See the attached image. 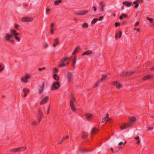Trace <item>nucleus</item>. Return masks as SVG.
I'll list each match as a JSON object with an SVG mask.
<instances>
[{
    "instance_id": "56",
    "label": "nucleus",
    "mask_w": 154,
    "mask_h": 154,
    "mask_svg": "<svg viewBox=\"0 0 154 154\" xmlns=\"http://www.w3.org/2000/svg\"><path fill=\"white\" fill-rule=\"evenodd\" d=\"M109 114L108 113H107L106 115V117L105 118V119H106L107 118H108L109 117Z\"/></svg>"
},
{
    "instance_id": "27",
    "label": "nucleus",
    "mask_w": 154,
    "mask_h": 154,
    "mask_svg": "<svg viewBox=\"0 0 154 154\" xmlns=\"http://www.w3.org/2000/svg\"><path fill=\"white\" fill-rule=\"evenodd\" d=\"M107 76L106 75H103L101 78L100 82H102L105 80L107 77Z\"/></svg>"
},
{
    "instance_id": "15",
    "label": "nucleus",
    "mask_w": 154,
    "mask_h": 154,
    "mask_svg": "<svg viewBox=\"0 0 154 154\" xmlns=\"http://www.w3.org/2000/svg\"><path fill=\"white\" fill-rule=\"evenodd\" d=\"M129 120L130 122L129 123H131V125L136 120V118L134 116H132L129 118Z\"/></svg>"
},
{
    "instance_id": "34",
    "label": "nucleus",
    "mask_w": 154,
    "mask_h": 154,
    "mask_svg": "<svg viewBox=\"0 0 154 154\" xmlns=\"http://www.w3.org/2000/svg\"><path fill=\"white\" fill-rule=\"evenodd\" d=\"M54 79L58 81L59 80V78L56 74H54Z\"/></svg>"
},
{
    "instance_id": "60",
    "label": "nucleus",
    "mask_w": 154,
    "mask_h": 154,
    "mask_svg": "<svg viewBox=\"0 0 154 154\" xmlns=\"http://www.w3.org/2000/svg\"><path fill=\"white\" fill-rule=\"evenodd\" d=\"M137 3V1H135L133 2V4H134L136 5Z\"/></svg>"
},
{
    "instance_id": "36",
    "label": "nucleus",
    "mask_w": 154,
    "mask_h": 154,
    "mask_svg": "<svg viewBox=\"0 0 154 154\" xmlns=\"http://www.w3.org/2000/svg\"><path fill=\"white\" fill-rule=\"evenodd\" d=\"M100 11H103V6L102 3H101L100 4Z\"/></svg>"
},
{
    "instance_id": "17",
    "label": "nucleus",
    "mask_w": 154,
    "mask_h": 154,
    "mask_svg": "<svg viewBox=\"0 0 154 154\" xmlns=\"http://www.w3.org/2000/svg\"><path fill=\"white\" fill-rule=\"evenodd\" d=\"M85 116L88 120H90L91 119L93 115L92 114H85Z\"/></svg>"
},
{
    "instance_id": "2",
    "label": "nucleus",
    "mask_w": 154,
    "mask_h": 154,
    "mask_svg": "<svg viewBox=\"0 0 154 154\" xmlns=\"http://www.w3.org/2000/svg\"><path fill=\"white\" fill-rule=\"evenodd\" d=\"M60 84L59 82H54L51 88V90L53 91L58 89L60 86Z\"/></svg>"
},
{
    "instance_id": "20",
    "label": "nucleus",
    "mask_w": 154,
    "mask_h": 154,
    "mask_svg": "<svg viewBox=\"0 0 154 154\" xmlns=\"http://www.w3.org/2000/svg\"><path fill=\"white\" fill-rule=\"evenodd\" d=\"M44 84H43L42 86L40 87L39 89V92L40 94H41L42 93V91H43L44 89Z\"/></svg>"
},
{
    "instance_id": "53",
    "label": "nucleus",
    "mask_w": 154,
    "mask_h": 154,
    "mask_svg": "<svg viewBox=\"0 0 154 154\" xmlns=\"http://www.w3.org/2000/svg\"><path fill=\"white\" fill-rule=\"evenodd\" d=\"M138 6H139V4L138 3H137L135 5V6L134 7L136 8H137L138 7Z\"/></svg>"
},
{
    "instance_id": "10",
    "label": "nucleus",
    "mask_w": 154,
    "mask_h": 154,
    "mask_svg": "<svg viewBox=\"0 0 154 154\" xmlns=\"http://www.w3.org/2000/svg\"><path fill=\"white\" fill-rule=\"evenodd\" d=\"M22 20L24 22H29L32 20V19L29 17H23L22 18Z\"/></svg>"
},
{
    "instance_id": "40",
    "label": "nucleus",
    "mask_w": 154,
    "mask_h": 154,
    "mask_svg": "<svg viewBox=\"0 0 154 154\" xmlns=\"http://www.w3.org/2000/svg\"><path fill=\"white\" fill-rule=\"evenodd\" d=\"M103 18V16L100 17L98 19V20L101 21L102 20Z\"/></svg>"
},
{
    "instance_id": "22",
    "label": "nucleus",
    "mask_w": 154,
    "mask_h": 154,
    "mask_svg": "<svg viewBox=\"0 0 154 154\" xmlns=\"http://www.w3.org/2000/svg\"><path fill=\"white\" fill-rule=\"evenodd\" d=\"M122 32L120 31L119 34H116L115 35V38H120L121 37Z\"/></svg>"
},
{
    "instance_id": "46",
    "label": "nucleus",
    "mask_w": 154,
    "mask_h": 154,
    "mask_svg": "<svg viewBox=\"0 0 154 154\" xmlns=\"http://www.w3.org/2000/svg\"><path fill=\"white\" fill-rule=\"evenodd\" d=\"M20 148H22V149H23V150H26L27 148V147L26 146L21 147H20Z\"/></svg>"
},
{
    "instance_id": "35",
    "label": "nucleus",
    "mask_w": 154,
    "mask_h": 154,
    "mask_svg": "<svg viewBox=\"0 0 154 154\" xmlns=\"http://www.w3.org/2000/svg\"><path fill=\"white\" fill-rule=\"evenodd\" d=\"M135 72L134 71H132L130 72H128V76H130L133 74Z\"/></svg>"
},
{
    "instance_id": "38",
    "label": "nucleus",
    "mask_w": 154,
    "mask_h": 154,
    "mask_svg": "<svg viewBox=\"0 0 154 154\" xmlns=\"http://www.w3.org/2000/svg\"><path fill=\"white\" fill-rule=\"evenodd\" d=\"M100 82L99 81H98L95 84V85L94 86V87L95 88L97 86L99 83Z\"/></svg>"
},
{
    "instance_id": "59",
    "label": "nucleus",
    "mask_w": 154,
    "mask_h": 154,
    "mask_svg": "<svg viewBox=\"0 0 154 154\" xmlns=\"http://www.w3.org/2000/svg\"><path fill=\"white\" fill-rule=\"evenodd\" d=\"M41 119H42V117L39 116V117L38 118V119H39V122H40L41 121Z\"/></svg>"
},
{
    "instance_id": "5",
    "label": "nucleus",
    "mask_w": 154,
    "mask_h": 154,
    "mask_svg": "<svg viewBox=\"0 0 154 154\" xmlns=\"http://www.w3.org/2000/svg\"><path fill=\"white\" fill-rule=\"evenodd\" d=\"M112 84L116 86L117 89H120L122 87V85L117 81L113 82Z\"/></svg>"
},
{
    "instance_id": "24",
    "label": "nucleus",
    "mask_w": 154,
    "mask_h": 154,
    "mask_svg": "<svg viewBox=\"0 0 154 154\" xmlns=\"http://www.w3.org/2000/svg\"><path fill=\"white\" fill-rule=\"evenodd\" d=\"M140 137L139 136H137V137L134 138V139L137 140V144H139L140 142V141L139 140Z\"/></svg>"
},
{
    "instance_id": "33",
    "label": "nucleus",
    "mask_w": 154,
    "mask_h": 154,
    "mask_svg": "<svg viewBox=\"0 0 154 154\" xmlns=\"http://www.w3.org/2000/svg\"><path fill=\"white\" fill-rule=\"evenodd\" d=\"M98 20L97 18H94L93 19V20L91 22V23L94 24Z\"/></svg>"
},
{
    "instance_id": "3",
    "label": "nucleus",
    "mask_w": 154,
    "mask_h": 154,
    "mask_svg": "<svg viewBox=\"0 0 154 154\" xmlns=\"http://www.w3.org/2000/svg\"><path fill=\"white\" fill-rule=\"evenodd\" d=\"M67 80L69 82H70L73 78V74L70 72H68L67 73Z\"/></svg>"
},
{
    "instance_id": "11",
    "label": "nucleus",
    "mask_w": 154,
    "mask_h": 154,
    "mask_svg": "<svg viewBox=\"0 0 154 154\" xmlns=\"http://www.w3.org/2000/svg\"><path fill=\"white\" fill-rule=\"evenodd\" d=\"M22 148L18 147L11 149L10 151L12 152H16L20 151Z\"/></svg>"
},
{
    "instance_id": "42",
    "label": "nucleus",
    "mask_w": 154,
    "mask_h": 154,
    "mask_svg": "<svg viewBox=\"0 0 154 154\" xmlns=\"http://www.w3.org/2000/svg\"><path fill=\"white\" fill-rule=\"evenodd\" d=\"M92 8L94 11H97V8L95 6H93Z\"/></svg>"
},
{
    "instance_id": "63",
    "label": "nucleus",
    "mask_w": 154,
    "mask_h": 154,
    "mask_svg": "<svg viewBox=\"0 0 154 154\" xmlns=\"http://www.w3.org/2000/svg\"><path fill=\"white\" fill-rule=\"evenodd\" d=\"M49 107H48V111L47 112V114H48L49 113Z\"/></svg>"
},
{
    "instance_id": "9",
    "label": "nucleus",
    "mask_w": 154,
    "mask_h": 154,
    "mask_svg": "<svg viewBox=\"0 0 154 154\" xmlns=\"http://www.w3.org/2000/svg\"><path fill=\"white\" fill-rule=\"evenodd\" d=\"M48 99L49 97L48 96H46L43 98L42 100L40 102V104L42 105L45 103L47 102Z\"/></svg>"
},
{
    "instance_id": "50",
    "label": "nucleus",
    "mask_w": 154,
    "mask_h": 154,
    "mask_svg": "<svg viewBox=\"0 0 154 154\" xmlns=\"http://www.w3.org/2000/svg\"><path fill=\"white\" fill-rule=\"evenodd\" d=\"M123 144V142L122 141V142H121L120 143H118V145L119 146H121Z\"/></svg>"
},
{
    "instance_id": "19",
    "label": "nucleus",
    "mask_w": 154,
    "mask_h": 154,
    "mask_svg": "<svg viewBox=\"0 0 154 154\" xmlns=\"http://www.w3.org/2000/svg\"><path fill=\"white\" fill-rule=\"evenodd\" d=\"M152 76H153V75H146V76H144L143 78V79L144 80H147L148 79H151V77Z\"/></svg>"
},
{
    "instance_id": "54",
    "label": "nucleus",
    "mask_w": 154,
    "mask_h": 154,
    "mask_svg": "<svg viewBox=\"0 0 154 154\" xmlns=\"http://www.w3.org/2000/svg\"><path fill=\"white\" fill-rule=\"evenodd\" d=\"M67 60H68L67 59V58H66H66H65L63 59V60H62V61H63V62H64L66 61Z\"/></svg>"
},
{
    "instance_id": "13",
    "label": "nucleus",
    "mask_w": 154,
    "mask_h": 154,
    "mask_svg": "<svg viewBox=\"0 0 154 154\" xmlns=\"http://www.w3.org/2000/svg\"><path fill=\"white\" fill-rule=\"evenodd\" d=\"M123 4L127 7H130L131 6L132 3L128 1H125L123 2Z\"/></svg>"
},
{
    "instance_id": "64",
    "label": "nucleus",
    "mask_w": 154,
    "mask_h": 154,
    "mask_svg": "<svg viewBox=\"0 0 154 154\" xmlns=\"http://www.w3.org/2000/svg\"><path fill=\"white\" fill-rule=\"evenodd\" d=\"M152 25L154 26V21H153L152 22Z\"/></svg>"
},
{
    "instance_id": "30",
    "label": "nucleus",
    "mask_w": 154,
    "mask_h": 154,
    "mask_svg": "<svg viewBox=\"0 0 154 154\" xmlns=\"http://www.w3.org/2000/svg\"><path fill=\"white\" fill-rule=\"evenodd\" d=\"M88 134L87 132H83V133L82 137L83 138H85L88 136Z\"/></svg>"
},
{
    "instance_id": "29",
    "label": "nucleus",
    "mask_w": 154,
    "mask_h": 154,
    "mask_svg": "<svg viewBox=\"0 0 154 154\" xmlns=\"http://www.w3.org/2000/svg\"><path fill=\"white\" fill-rule=\"evenodd\" d=\"M88 24L86 23H83L82 25V27L84 28H87L88 27Z\"/></svg>"
},
{
    "instance_id": "39",
    "label": "nucleus",
    "mask_w": 154,
    "mask_h": 154,
    "mask_svg": "<svg viewBox=\"0 0 154 154\" xmlns=\"http://www.w3.org/2000/svg\"><path fill=\"white\" fill-rule=\"evenodd\" d=\"M105 120L106 121V122H110L112 121V119L110 118H107L106 119H105Z\"/></svg>"
},
{
    "instance_id": "37",
    "label": "nucleus",
    "mask_w": 154,
    "mask_h": 154,
    "mask_svg": "<svg viewBox=\"0 0 154 154\" xmlns=\"http://www.w3.org/2000/svg\"><path fill=\"white\" fill-rule=\"evenodd\" d=\"M146 19L149 20L150 22L152 23V20H153V19L151 18H149L148 17H146Z\"/></svg>"
},
{
    "instance_id": "23",
    "label": "nucleus",
    "mask_w": 154,
    "mask_h": 154,
    "mask_svg": "<svg viewBox=\"0 0 154 154\" xmlns=\"http://www.w3.org/2000/svg\"><path fill=\"white\" fill-rule=\"evenodd\" d=\"M79 46H77L75 49L74 51L72 53V55H74L79 50Z\"/></svg>"
},
{
    "instance_id": "32",
    "label": "nucleus",
    "mask_w": 154,
    "mask_h": 154,
    "mask_svg": "<svg viewBox=\"0 0 154 154\" xmlns=\"http://www.w3.org/2000/svg\"><path fill=\"white\" fill-rule=\"evenodd\" d=\"M6 41L12 43H14L15 42L14 40L13 39H6Z\"/></svg>"
},
{
    "instance_id": "25",
    "label": "nucleus",
    "mask_w": 154,
    "mask_h": 154,
    "mask_svg": "<svg viewBox=\"0 0 154 154\" xmlns=\"http://www.w3.org/2000/svg\"><path fill=\"white\" fill-rule=\"evenodd\" d=\"M128 72H125L124 71H123L121 75L122 76L124 77L128 75Z\"/></svg>"
},
{
    "instance_id": "58",
    "label": "nucleus",
    "mask_w": 154,
    "mask_h": 154,
    "mask_svg": "<svg viewBox=\"0 0 154 154\" xmlns=\"http://www.w3.org/2000/svg\"><path fill=\"white\" fill-rule=\"evenodd\" d=\"M123 16L122 15V14L119 17V18L120 19H122L123 18Z\"/></svg>"
},
{
    "instance_id": "1",
    "label": "nucleus",
    "mask_w": 154,
    "mask_h": 154,
    "mask_svg": "<svg viewBox=\"0 0 154 154\" xmlns=\"http://www.w3.org/2000/svg\"><path fill=\"white\" fill-rule=\"evenodd\" d=\"M11 34H7L5 36V38H12L13 35L14 36L15 38H20L17 36L19 35V33L16 32L15 30L12 29L11 30Z\"/></svg>"
},
{
    "instance_id": "62",
    "label": "nucleus",
    "mask_w": 154,
    "mask_h": 154,
    "mask_svg": "<svg viewBox=\"0 0 154 154\" xmlns=\"http://www.w3.org/2000/svg\"><path fill=\"white\" fill-rule=\"evenodd\" d=\"M135 29H137V31L138 32H139L140 31V30L139 29L135 28Z\"/></svg>"
},
{
    "instance_id": "4",
    "label": "nucleus",
    "mask_w": 154,
    "mask_h": 154,
    "mask_svg": "<svg viewBox=\"0 0 154 154\" xmlns=\"http://www.w3.org/2000/svg\"><path fill=\"white\" fill-rule=\"evenodd\" d=\"M131 126V123H124L120 126V128L121 130H123L126 128L127 127H129Z\"/></svg>"
},
{
    "instance_id": "7",
    "label": "nucleus",
    "mask_w": 154,
    "mask_h": 154,
    "mask_svg": "<svg viewBox=\"0 0 154 154\" xmlns=\"http://www.w3.org/2000/svg\"><path fill=\"white\" fill-rule=\"evenodd\" d=\"M72 100L70 101V106L71 109L73 111H76V109L75 108L74 104L73 103V101L75 100V98H73L72 99Z\"/></svg>"
},
{
    "instance_id": "52",
    "label": "nucleus",
    "mask_w": 154,
    "mask_h": 154,
    "mask_svg": "<svg viewBox=\"0 0 154 154\" xmlns=\"http://www.w3.org/2000/svg\"><path fill=\"white\" fill-rule=\"evenodd\" d=\"M139 23L138 21L134 25L135 26H137Z\"/></svg>"
},
{
    "instance_id": "21",
    "label": "nucleus",
    "mask_w": 154,
    "mask_h": 154,
    "mask_svg": "<svg viewBox=\"0 0 154 154\" xmlns=\"http://www.w3.org/2000/svg\"><path fill=\"white\" fill-rule=\"evenodd\" d=\"M59 43V42L58 40V39H55L54 42V43L53 44V46L54 47H55L56 45L58 44Z\"/></svg>"
},
{
    "instance_id": "14",
    "label": "nucleus",
    "mask_w": 154,
    "mask_h": 154,
    "mask_svg": "<svg viewBox=\"0 0 154 154\" xmlns=\"http://www.w3.org/2000/svg\"><path fill=\"white\" fill-rule=\"evenodd\" d=\"M23 91L24 93V97H26L27 94V93L30 92L29 90L26 88H24L23 89Z\"/></svg>"
},
{
    "instance_id": "8",
    "label": "nucleus",
    "mask_w": 154,
    "mask_h": 154,
    "mask_svg": "<svg viewBox=\"0 0 154 154\" xmlns=\"http://www.w3.org/2000/svg\"><path fill=\"white\" fill-rule=\"evenodd\" d=\"M30 77L29 75H27L25 77H22L21 80L25 83H26L28 82V79L30 78Z\"/></svg>"
},
{
    "instance_id": "16",
    "label": "nucleus",
    "mask_w": 154,
    "mask_h": 154,
    "mask_svg": "<svg viewBox=\"0 0 154 154\" xmlns=\"http://www.w3.org/2000/svg\"><path fill=\"white\" fill-rule=\"evenodd\" d=\"M92 51L91 50H88L85 51L82 54V55H88L92 53Z\"/></svg>"
},
{
    "instance_id": "49",
    "label": "nucleus",
    "mask_w": 154,
    "mask_h": 154,
    "mask_svg": "<svg viewBox=\"0 0 154 154\" xmlns=\"http://www.w3.org/2000/svg\"><path fill=\"white\" fill-rule=\"evenodd\" d=\"M43 113L42 112H39V116L41 117L42 116Z\"/></svg>"
},
{
    "instance_id": "41",
    "label": "nucleus",
    "mask_w": 154,
    "mask_h": 154,
    "mask_svg": "<svg viewBox=\"0 0 154 154\" xmlns=\"http://www.w3.org/2000/svg\"><path fill=\"white\" fill-rule=\"evenodd\" d=\"M120 25V24L119 23L116 22L115 23V26L116 27L119 26Z\"/></svg>"
},
{
    "instance_id": "45",
    "label": "nucleus",
    "mask_w": 154,
    "mask_h": 154,
    "mask_svg": "<svg viewBox=\"0 0 154 154\" xmlns=\"http://www.w3.org/2000/svg\"><path fill=\"white\" fill-rule=\"evenodd\" d=\"M122 15L123 16V17L125 18L127 17V15L124 13H122Z\"/></svg>"
},
{
    "instance_id": "28",
    "label": "nucleus",
    "mask_w": 154,
    "mask_h": 154,
    "mask_svg": "<svg viewBox=\"0 0 154 154\" xmlns=\"http://www.w3.org/2000/svg\"><path fill=\"white\" fill-rule=\"evenodd\" d=\"M76 57H75L73 60L72 61V66L73 67H75L76 63Z\"/></svg>"
},
{
    "instance_id": "48",
    "label": "nucleus",
    "mask_w": 154,
    "mask_h": 154,
    "mask_svg": "<svg viewBox=\"0 0 154 154\" xmlns=\"http://www.w3.org/2000/svg\"><path fill=\"white\" fill-rule=\"evenodd\" d=\"M48 44L46 42H45V48H48Z\"/></svg>"
},
{
    "instance_id": "57",
    "label": "nucleus",
    "mask_w": 154,
    "mask_h": 154,
    "mask_svg": "<svg viewBox=\"0 0 154 154\" xmlns=\"http://www.w3.org/2000/svg\"><path fill=\"white\" fill-rule=\"evenodd\" d=\"M153 128L152 127H149L148 129V130H150Z\"/></svg>"
},
{
    "instance_id": "61",
    "label": "nucleus",
    "mask_w": 154,
    "mask_h": 154,
    "mask_svg": "<svg viewBox=\"0 0 154 154\" xmlns=\"http://www.w3.org/2000/svg\"><path fill=\"white\" fill-rule=\"evenodd\" d=\"M36 123V121H33L32 122V123L33 124L35 125Z\"/></svg>"
},
{
    "instance_id": "44",
    "label": "nucleus",
    "mask_w": 154,
    "mask_h": 154,
    "mask_svg": "<svg viewBox=\"0 0 154 154\" xmlns=\"http://www.w3.org/2000/svg\"><path fill=\"white\" fill-rule=\"evenodd\" d=\"M4 69V68L2 67V65H0V72L2 71Z\"/></svg>"
},
{
    "instance_id": "12",
    "label": "nucleus",
    "mask_w": 154,
    "mask_h": 154,
    "mask_svg": "<svg viewBox=\"0 0 154 154\" xmlns=\"http://www.w3.org/2000/svg\"><path fill=\"white\" fill-rule=\"evenodd\" d=\"M50 32L51 33L53 34H54V31L55 30V28L54 27V24L53 23H52L50 26Z\"/></svg>"
},
{
    "instance_id": "43",
    "label": "nucleus",
    "mask_w": 154,
    "mask_h": 154,
    "mask_svg": "<svg viewBox=\"0 0 154 154\" xmlns=\"http://www.w3.org/2000/svg\"><path fill=\"white\" fill-rule=\"evenodd\" d=\"M69 136L67 135V136H66L65 137H63L62 140H66V139H68L69 138Z\"/></svg>"
},
{
    "instance_id": "51",
    "label": "nucleus",
    "mask_w": 154,
    "mask_h": 154,
    "mask_svg": "<svg viewBox=\"0 0 154 154\" xmlns=\"http://www.w3.org/2000/svg\"><path fill=\"white\" fill-rule=\"evenodd\" d=\"M19 26V25L17 24H16L15 25V27L17 29L18 28Z\"/></svg>"
},
{
    "instance_id": "47",
    "label": "nucleus",
    "mask_w": 154,
    "mask_h": 154,
    "mask_svg": "<svg viewBox=\"0 0 154 154\" xmlns=\"http://www.w3.org/2000/svg\"><path fill=\"white\" fill-rule=\"evenodd\" d=\"M58 72L57 69L56 68H54V72Z\"/></svg>"
},
{
    "instance_id": "31",
    "label": "nucleus",
    "mask_w": 154,
    "mask_h": 154,
    "mask_svg": "<svg viewBox=\"0 0 154 154\" xmlns=\"http://www.w3.org/2000/svg\"><path fill=\"white\" fill-rule=\"evenodd\" d=\"M66 65L64 63V62L63 61H62L61 64L59 65V66L62 67L63 66H65Z\"/></svg>"
},
{
    "instance_id": "6",
    "label": "nucleus",
    "mask_w": 154,
    "mask_h": 154,
    "mask_svg": "<svg viewBox=\"0 0 154 154\" xmlns=\"http://www.w3.org/2000/svg\"><path fill=\"white\" fill-rule=\"evenodd\" d=\"M88 12V11L87 10H85L84 11H81L76 13L75 14L78 15L83 16L87 14Z\"/></svg>"
},
{
    "instance_id": "26",
    "label": "nucleus",
    "mask_w": 154,
    "mask_h": 154,
    "mask_svg": "<svg viewBox=\"0 0 154 154\" xmlns=\"http://www.w3.org/2000/svg\"><path fill=\"white\" fill-rule=\"evenodd\" d=\"M61 2V0H57L55 1L54 4L55 5H58Z\"/></svg>"
},
{
    "instance_id": "55",
    "label": "nucleus",
    "mask_w": 154,
    "mask_h": 154,
    "mask_svg": "<svg viewBox=\"0 0 154 154\" xmlns=\"http://www.w3.org/2000/svg\"><path fill=\"white\" fill-rule=\"evenodd\" d=\"M50 11V9L47 8L46 10V12L47 14V13L48 12H49Z\"/></svg>"
},
{
    "instance_id": "18",
    "label": "nucleus",
    "mask_w": 154,
    "mask_h": 154,
    "mask_svg": "<svg viewBox=\"0 0 154 154\" xmlns=\"http://www.w3.org/2000/svg\"><path fill=\"white\" fill-rule=\"evenodd\" d=\"M99 130L98 129H96L95 128H93L91 131V135H93L96 133Z\"/></svg>"
}]
</instances>
